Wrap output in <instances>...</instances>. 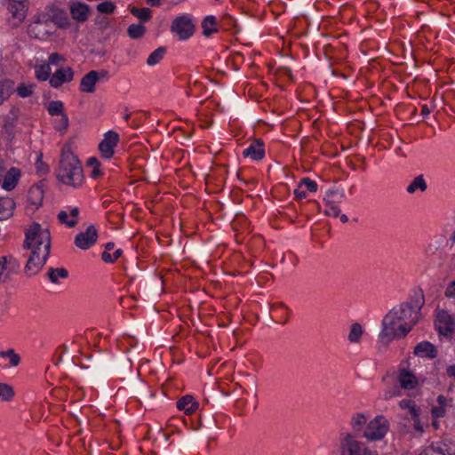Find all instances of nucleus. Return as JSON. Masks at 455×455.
Listing matches in <instances>:
<instances>
[{"label":"nucleus","mask_w":455,"mask_h":455,"mask_svg":"<svg viewBox=\"0 0 455 455\" xmlns=\"http://www.w3.org/2000/svg\"><path fill=\"white\" fill-rule=\"evenodd\" d=\"M414 355L419 357L434 359L437 356V349L434 344L429 341H421L414 347Z\"/></svg>","instance_id":"f3484780"},{"label":"nucleus","mask_w":455,"mask_h":455,"mask_svg":"<svg viewBox=\"0 0 455 455\" xmlns=\"http://www.w3.org/2000/svg\"><path fill=\"white\" fill-rule=\"evenodd\" d=\"M179 319H180V321H181L185 323H188V320H190L188 317V315H183V316L181 315H179Z\"/></svg>","instance_id":"69168bd1"},{"label":"nucleus","mask_w":455,"mask_h":455,"mask_svg":"<svg viewBox=\"0 0 455 455\" xmlns=\"http://www.w3.org/2000/svg\"><path fill=\"white\" fill-rule=\"evenodd\" d=\"M398 380L400 383V387L404 389H412L417 384L415 376L405 369L400 371Z\"/></svg>","instance_id":"393cba45"},{"label":"nucleus","mask_w":455,"mask_h":455,"mask_svg":"<svg viewBox=\"0 0 455 455\" xmlns=\"http://www.w3.org/2000/svg\"><path fill=\"white\" fill-rule=\"evenodd\" d=\"M15 203L11 197L0 198V220H4L10 218L14 211Z\"/></svg>","instance_id":"5701e85b"},{"label":"nucleus","mask_w":455,"mask_h":455,"mask_svg":"<svg viewBox=\"0 0 455 455\" xmlns=\"http://www.w3.org/2000/svg\"><path fill=\"white\" fill-rule=\"evenodd\" d=\"M412 325L403 323V318L398 315H385L382 320V330L379 333V341L387 345L395 338L401 339L407 335Z\"/></svg>","instance_id":"7ed1b4c3"},{"label":"nucleus","mask_w":455,"mask_h":455,"mask_svg":"<svg viewBox=\"0 0 455 455\" xmlns=\"http://www.w3.org/2000/svg\"><path fill=\"white\" fill-rule=\"evenodd\" d=\"M13 91V83L11 80L0 82V105H2Z\"/></svg>","instance_id":"2f4dec72"},{"label":"nucleus","mask_w":455,"mask_h":455,"mask_svg":"<svg viewBox=\"0 0 455 455\" xmlns=\"http://www.w3.org/2000/svg\"><path fill=\"white\" fill-rule=\"evenodd\" d=\"M36 172L39 175H44L48 172V166L42 161L41 158H38L36 163Z\"/></svg>","instance_id":"49530a36"},{"label":"nucleus","mask_w":455,"mask_h":455,"mask_svg":"<svg viewBox=\"0 0 455 455\" xmlns=\"http://www.w3.org/2000/svg\"><path fill=\"white\" fill-rule=\"evenodd\" d=\"M131 12L142 22H146L151 18V10L148 8L140 9L138 7H132Z\"/></svg>","instance_id":"e433bc0d"},{"label":"nucleus","mask_w":455,"mask_h":455,"mask_svg":"<svg viewBox=\"0 0 455 455\" xmlns=\"http://www.w3.org/2000/svg\"><path fill=\"white\" fill-rule=\"evenodd\" d=\"M36 84L33 83H21L15 89L20 98H28L35 92Z\"/></svg>","instance_id":"473e14b6"},{"label":"nucleus","mask_w":455,"mask_h":455,"mask_svg":"<svg viewBox=\"0 0 455 455\" xmlns=\"http://www.w3.org/2000/svg\"><path fill=\"white\" fill-rule=\"evenodd\" d=\"M108 79V72L92 70L83 76L80 83V91L87 93H92L95 91L96 84L101 79Z\"/></svg>","instance_id":"6e6552de"},{"label":"nucleus","mask_w":455,"mask_h":455,"mask_svg":"<svg viewBox=\"0 0 455 455\" xmlns=\"http://www.w3.org/2000/svg\"><path fill=\"white\" fill-rule=\"evenodd\" d=\"M23 248L30 251L24 271L28 276L36 275L44 266L50 254V231L38 223H32L25 230Z\"/></svg>","instance_id":"f257e3e1"},{"label":"nucleus","mask_w":455,"mask_h":455,"mask_svg":"<svg viewBox=\"0 0 455 455\" xmlns=\"http://www.w3.org/2000/svg\"><path fill=\"white\" fill-rule=\"evenodd\" d=\"M78 215V207L67 206L59 212L58 220L61 224H65L68 228H73L77 223Z\"/></svg>","instance_id":"2eb2a0df"},{"label":"nucleus","mask_w":455,"mask_h":455,"mask_svg":"<svg viewBox=\"0 0 455 455\" xmlns=\"http://www.w3.org/2000/svg\"><path fill=\"white\" fill-rule=\"evenodd\" d=\"M366 422L367 419L363 413L354 414L350 419L351 432L349 433L354 435L355 438H356V436H363Z\"/></svg>","instance_id":"a211bd4d"},{"label":"nucleus","mask_w":455,"mask_h":455,"mask_svg":"<svg viewBox=\"0 0 455 455\" xmlns=\"http://www.w3.org/2000/svg\"><path fill=\"white\" fill-rule=\"evenodd\" d=\"M115 244L112 242H108L105 245V251H109L114 248Z\"/></svg>","instance_id":"338daca9"},{"label":"nucleus","mask_w":455,"mask_h":455,"mask_svg":"<svg viewBox=\"0 0 455 455\" xmlns=\"http://www.w3.org/2000/svg\"><path fill=\"white\" fill-rule=\"evenodd\" d=\"M345 192L339 189H330L326 191L323 201L325 205H338L345 199Z\"/></svg>","instance_id":"b1692460"},{"label":"nucleus","mask_w":455,"mask_h":455,"mask_svg":"<svg viewBox=\"0 0 455 455\" xmlns=\"http://www.w3.org/2000/svg\"><path fill=\"white\" fill-rule=\"evenodd\" d=\"M419 408L414 404L411 409H409V412L413 419L419 418Z\"/></svg>","instance_id":"6e6d98bb"},{"label":"nucleus","mask_w":455,"mask_h":455,"mask_svg":"<svg viewBox=\"0 0 455 455\" xmlns=\"http://www.w3.org/2000/svg\"><path fill=\"white\" fill-rule=\"evenodd\" d=\"M323 212L327 216L337 218L339 216L340 209L338 205H325Z\"/></svg>","instance_id":"a18cd8bd"},{"label":"nucleus","mask_w":455,"mask_h":455,"mask_svg":"<svg viewBox=\"0 0 455 455\" xmlns=\"http://www.w3.org/2000/svg\"><path fill=\"white\" fill-rule=\"evenodd\" d=\"M285 308V305L282 304V303H275V304H272L270 305L269 307V310L270 311H273V310H281V309H284Z\"/></svg>","instance_id":"bf43d9fd"},{"label":"nucleus","mask_w":455,"mask_h":455,"mask_svg":"<svg viewBox=\"0 0 455 455\" xmlns=\"http://www.w3.org/2000/svg\"><path fill=\"white\" fill-rule=\"evenodd\" d=\"M435 328L440 336H448L455 331V317L452 315H436Z\"/></svg>","instance_id":"f8f14e48"},{"label":"nucleus","mask_w":455,"mask_h":455,"mask_svg":"<svg viewBox=\"0 0 455 455\" xmlns=\"http://www.w3.org/2000/svg\"><path fill=\"white\" fill-rule=\"evenodd\" d=\"M389 428L388 420L381 415L376 416L365 427L363 436L369 441L381 440Z\"/></svg>","instance_id":"39448f33"},{"label":"nucleus","mask_w":455,"mask_h":455,"mask_svg":"<svg viewBox=\"0 0 455 455\" xmlns=\"http://www.w3.org/2000/svg\"><path fill=\"white\" fill-rule=\"evenodd\" d=\"M90 6L83 2H75L70 5V14L77 22H85L90 16Z\"/></svg>","instance_id":"dca6fc26"},{"label":"nucleus","mask_w":455,"mask_h":455,"mask_svg":"<svg viewBox=\"0 0 455 455\" xmlns=\"http://www.w3.org/2000/svg\"><path fill=\"white\" fill-rule=\"evenodd\" d=\"M432 414L435 418H442L445 414V408L443 406L433 407Z\"/></svg>","instance_id":"3c124183"},{"label":"nucleus","mask_w":455,"mask_h":455,"mask_svg":"<svg viewBox=\"0 0 455 455\" xmlns=\"http://www.w3.org/2000/svg\"><path fill=\"white\" fill-rule=\"evenodd\" d=\"M414 402L410 399H403L399 402V406L405 410V409H411L414 405Z\"/></svg>","instance_id":"603ef678"},{"label":"nucleus","mask_w":455,"mask_h":455,"mask_svg":"<svg viewBox=\"0 0 455 455\" xmlns=\"http://www.w3.org/2000/svg\"><path fill=\"white\" fill-rule=\"evenodd\" d=\"M87 164L92 167V177L97 178L101 174L100 164L96 157H90L87 161Z\"/></svg>","instance_id":"37998d69"},{"label":"nucleus","mask_w":455,"mask_h":455,"mask_svg":"<svg viewBox=\"0 0 455 455\" xmlns=\"http://www.w3.org/2000/svg\"><path fill=\"white\" fill-rule=\"evenodd\" d=\"M20 175V169L16 167H12L7 172L4 171L1 188L5 191L13 190L18 184Z\"/></svg>","instance_id":"4468645a"},{"label":"nucleus","mask_w":455,"mask_h":455,"mask_svg":"<svg viewBox=\"0 0 455 455\" xmlns=\"http://www.w3.org/2000/svg\"><path fill=\"white\" fill-rule=\"evenodd\" d=\"M424 305V293L421 290H417L406 301L398 305V313H419Z\"/></svg>","instance_id":"0eeeda50"},{"label":"nucleus","mask_w":455,"mask_h":455,"mask_svg":"<svg viewBox=\"0 0 455 455\" xmlns=\"http://www.w3.org/2000/svg\"><path fill=\"white\" fill-rule=\"evenodd\" d=\"M13 264L16 265V259L12 256H3L0 258V282H6L10 275L6 272L7 265Z\"/></svg>","instance_id":"bb28decb"},{"label":"nucleus","mask_w":455,"mask_h":455,"mask_svg":"<svg viewBox=\"0 0 455 455\" xmlns=\"http://www.w3.org/2000/svg\"><path fill=\"white\" fill-rule=\"evenodd\" d=\"M194 24L188 15L177 17L172 23L171 30L177 35L180 40L189 38L194 33Z\"/></svg>","instance_id":"423d86ee"},{"label":"nucleus","mask_w":455,"mask_h":455,"mask_svg":"<svg viewBox=\"0 0 455 455\" xmlns=\"http://www.w3.org/2000/svg\"><path fill=\"white\" fill-rule=\"evenodd\" d=\"M413 420H414L413 427H414L415 431L419 434H422L424 432V427H423L422 423L420 422L419 418L415 419Z\"/></svg>","instance_id":"864d4df0"},{"label":"nucleus","mask_w":455,"mask_h":455,"mask_svg":"<svg viewBox=\"0 0 455 455\" xmlns=\"http://www.w3.org/2000/svg\"><path fill=\"white\" fill-rule=\"evenodd\" d=\"M445 295L448 298H454L455 299V280L451 282L446 289H445Z\"/></svg>","instance_id":"8fccbe9b"},{"label":"nucleus","mask_w":455,"mask_h":455,"mask_svg":"<svg viewBox=\"0 0 455 455\" xmlns=\"http://www.w3.org/2000/svg\"><path fill=\"white\" fill-rule=\"evenodd\" d=\"M427 188V185L423 175H419L408 185L406 191L409 194H414L418 190L424 192Z\"/></svg>","instance_id":"a878e982"},{"label":"nucleus","mask_w":455,"mask_h":455,"mask_svg":"<svg viewBox=\"0 0 455 455\" xmlns=\"http://www.w3.org/2000/svg\"><path fill=\"white\" fill-rule=\"evenodd\" d=\"M396 395H400V389L397 386H395L392 389L385 391L383 398L388 400Z\"/></svg>","instance_id":"09e8293b"},{"label":"nucleus","mask_w":455,"mask_h":455,"mask_svg":"<svg viewBox=\"0 0 455 455\" xmlns=\"http://www.w3.org/2000/svg\"><path fill=\"white\" fill-rule=\"evenodd\" d=\"M48 22L49 20L44 18L37 17L35 19L28 28V36L35 39L45 40L51 35V32L47 29Z\"/></svg>","instance_id":"9d476101"},{"label":"nucleus","mask_w":455,"mask_h":455,"mask_svg":"<svg viewBox=\"0 0 455 455\" xmlns=\"http://www.w3.org/2000/svg\"><path fill=\"white\" fill-rule=\"evenodd\" d=\"M243 156L255 161L262 159L265 156L262 141L257 140L252 142L248 148L243 149Z\"/></svg>","instance_id":"aec40b11"},{"label":"nucleus","mask_w":455,"mask_h":455,"mask_svg":"<svg viewBox=\"0 0 455 455\" xmlns=\"http://www.w3.org/2000/svg\"><path fill=\"white\" fill-rule=\"evenodd\" d=\"M119 140V136L113 131L105 133L103 140L99 145L101 156L106 159H110L114 155V149Z\"/></svg>","instance_id":"9b49d317"},{"label":"nucleus","mask_w":455,"mask_h":455,"mask_svg":"<svg viewBox=\"0 0 455 455\" xmlns=\"http://www.w3.org/2000/svg\"><path fill=\"white\" fill-rule=\"evenodd\" d=\"M44 198V191L39 187H31L28 190V201L38 207L42 204Z\"/></svg>","instance_id":"c756f323"},{"label":"nucleus","mask_w":455,"mask_h":455,"mask_svg":"<svg viewBox=\"0 0 455 455\" xmlns=\"http://www.w3.org/2000/svg\"><path fill=\"white\" fill-rule=\"evenodd\" d=\"M363 328L359 323H354L350 326L347 339L351 343H359L363 335Z\"/></svg>","instance_id":"cd10ccee"},{"label":"nucleus","mask_w":455,"mask_h":455,"mask_svg":"<svg viewBox=\"0 0 455 455\" xmlns=\"http://www.w3.org/2000/svg\"><path fill=\"white\" fill-rule=\"evenodd\" d=\"M63 60H64V59L61 55H60L57 52H53V53L50 54L49 58H48L47 64H49V66L50 65H58Z\"/></svg>","instance_id":"de8ad7c7"},{"label":"nucleus","mask_w":455,"mask_h":455,"mask_svg":"<svg viewBox=\"0 0 455 455\" xmlns=\"http://www.w3.org/2000/svg\"><path fill=\"white\" fill-rule=\"evenodd\" d=\"M98 232L93 225L87 228L84 232L77 234L75 237V244L81 250L91 248L97 241Z\"/></svg>","instance_id":"1a4fd4ad"},{"label":"nucleus","mask_w":455,"mask_h":455,"mask_svg":"<svg viewBox=\"0 0 455 455\" xmlns=\"http://www.w3.org/2000/svg\"><path fill=\"white\" fill-rule=\"evenodd\" d=\"M239 316H240L241 319L238 320L236 322V323H241L242 321H246V322L250 323L251 324H254V322H252L250 319H248L247 317H245L244 315H240Z\"/></svg>","instance_id":"e2e57ef3"},{"label":"nucleus","mask_w":455,"mask_h":455,"mask_svg":"<svg viewBox=\"0 0 455 455\" xmlns=\"http://www.w3.org/2000/svg\"><path fill=\"white\" fill-rule=\"evenodd\" d=\"M430 113L428 108L427 106H423L422 107V109H421V114L426 116V115H428Z\"/></svg>","instance_id":"774afa93"},{"label":"nucleus","mask_w":455,"mask_h":455,"mask_svg":"<svg viewBox=\"0 0 455 455\" xmlns=\"http://www.w3.org/2000/svg\"><path fill=\"white\" fill-rule=\"evenodd\" d=\"M47 110L51 116H60L64 114V104L60 100H52L49 102Z\"/></svg>","instance_id":"4c0bfd02"},{"label":"nucleus","mask_w":455,"mask_h":455,"mask_svg":"<svg viewBox=\"0 0 455 455\" xmlns=\"http://www.w3.org/2000/svg\"><path fill=\"white\" fill-rule=\"evenodd\" d=\"M74 71L71 68H61L57 69L50 77V84L53 88H59L65 83L73 80Z\"/></svg>","instance_id":"ddd939ff"},{"label":"nucleus","mask_w":455,"mask_h":455,"mask_svg":"<svg viewBox=\"0 0 455 455\" xmlns=\"http://www.w3.org/2000/svg\"><path fill=\"white\" fill-rule=\"evenodd\" d=\"M68 275V272L64 267H50L47 271L49 280L53 283H58L60 279H65Z\"/></svg>","instance_id":"c85d7f7f"},{"label":"nucleus","mask_w":455,"mask_h":455,"mask_svg":"<svg viewBox=\"0 0 455 455\" xmlns=\"http://www.w3.org/2000/svg\"><path fill=\"white\" fill-rule=\"evenodd\" d=\"M299 184H300V187L304 186L307 191L315 192L317 190L316 182L308 178L302 179L300 180Z\"/></svg>","instance_id":"c03bdc74"},{"label":"nucleus","mask_w":455,"mask_h":455,"mask_svg":"<svg viewBox=\"0 0 455 455\" xmlns=\"http://www.w3.org/2000/svg\"><path fill=\"white\" fill-rule=\"evenodd\" d=\"M122 254V250L121 249H117L116 251H115V252L112 254L113 255V258H114V261L116 259H117Z\"/></svg>","instance_id":"0e129e2a"},{"label":"nucleus","mask_w":455,"mask_h":455,"mask_svg":"<svg viewBox=\"0 0 455 455\" xmlns=\"http://www.w3.org/2000/svg\"><path fill=\"white\" fill-rule=\"evenodd\" d=\"M96 9L100 13L112 14L116 11V4L114 3L110 2V1H106L105 0V1H103L101 3H100L96 6Z\"/></svg>","instance_id":"a19ab883"},{"label":"nucleus","mask_w":455,"mask_h":455,"mask_svg":"<svg viewBox=\"0 0 455 455\" xmlns=\"http://www.w3.org/2000/svg\"><path fill=\"white\" fill-rule=\"evenodd\" d=\"M216 20L217 19L213 15H209L204 18L202 22L203 34L204 36H209L217 31Z\"/></svg>","instance_id":"7c9ffc66"},{"label":"nucleus","mask_w":455,"mask_h":455,"mask_svg":"<svg viewBox=\"0 0 455 455\" xmlns=\"http://www.w3.org/2000/svg\"><path fill=\"white\" fill-rule=\"evenodd\" d=\"M51 68L49 64L44 63L41 65H36L35 67V75L36 77L40 81L50 80Z\"/></svg>","instance_id":"72a5a7b5"},{"label":"nucleus","mask_w":455,"mask_h":455,"mask_svg":"<svg viewBox=\"0 0 455 455\" xmlns=\"http://www.w3.org/2000/svg\"><path fill=\"white\" fill-rule=\"evenodd\" d=\"M68 117L66 114H62L60 116V118L56 119L54 122V127L57 131L61 132H65L68 127Z\"/></svg>","instance_id":"79ce46f5"},{"label":"nucleus","mask_w":455,"mask_h":455,"mask_svg":"<svg viewBox=\"0 0 455 455\" xmlns=\"http://www.w3.org/2000/svg\"><path fill=\"white\" fill-rule=\"evenodd\" d=\"M0 357H8L10 359V364L13 367L18 366L20 363V355L17 353H15V351L12 348H10L6 351H0Z\"/></svg>","instance_id":"ea45409f"},{"label":"nucleus","mask_w":455,"mask_h":455,"mask_svg":"<svg viewBox=\"0 0 455 455\" xmlns=\"http://www.w3.org/2000/svg\"><path fill=\"white\" fill-rule=\"evenodd\" d=\"M437 402L439 403V406H443V408H446V407L450 406L449 403H451V400H447L446 397H444L443 395H438Z\"/></svg>","instance_id":"4d7b16f0"},{"label":"nucleus","mask_w":455,"mask_h":455,"mask_svg":"<svg viewBox=\"0 0 455 455\" xmlns=\"http://www.w3.org/2000/svg\"><path fill=\"white\" fill-rule=\"evenodd\" d=\"M50 20L59 28L67 29L71 26V22L67 12L61 9H53Z\"/></svg>","instance_id":"412c9836"},{"label":"nucleus","mask_w":455,"mask_h":455,"mask_svg":"<svg viewBox=\"0 0 455 455\" xmlns=\"http://www.w3.org/2000/svg\"><path fill=\"white\" fill-rule=\"evenodd\" d=\"M294 195H295L296 198L301 200L307 196V192L304 190H301L300 184H299L298 188H296L294 190Z\"/></svg>","instance_id":"5fc2aeb1"},{"label":"nucleus","mask_w":455,"mask_h":455,"mask_svg":"<svg viewBox=\"0 0 455 455\" xmlns=\"http://www.w3.org/2000/svg\"><path fill=\"white\" fill-rule=\"evenodd\" d=\"M199 404L195 401L194 397L190 395L182 396L177 402V408L180 411H184L186 414L189 415L196 411Z\"/></svg>","instance_id":"4be33fe9"},{"label":"nucleus","mask_w":455,"mask_h":455,"mask_svg":"<svg viewBox=\"0 0 455 455\" xmlns=\"http://www.w3.org/2000/svg\"><path fill=\"white\" fill-rule=\"evenodd\" d=\"M447 374H448L450 377H452V378L455 379V364H453V365H450V366L447 368Z\"/></svg>","instance_id":"052dcab7"},{"label":"nucleus","mask_w":455,"mask_h":455,"mask_svg":"<svg viewBox=\"0 0 455 455\" xmlns=\"http://www.w3.org/2000/svg\"><path fill=\"white\" fill-rule=\"evenodd\" d=\"M145 33L146 28L141 24H132L127 28V34L132 39L141 38Z\"/></svg>","instance_id":"c9c22d12"},{"label":"nucleus","mask_w":455,"mask_h":455,"mask_svg":"<svg viewBox=\"0 0 455 455\" xmlns=\"http://www.w3.org/2000/svg\"><path fill=\"white\" fill-rule=\"evenodd\" d=\"M147 3L151 6H159L161 4V0H147Z\"/></svg>","instance_id":"680f3d73"},{"label":"nucleus","mask_w":455,"mask_h":455,"mask_svg":"<svg viewBox=\"0 0 455 455\" xmlns=\"http://www.w3.org/2000/svg\"><path fill=\"white\" fill-rule=\"evenodd\" d=\"M7 9L12 14V17L16 20L15 25L21 23L26 18L27 4L26 1L12 3L7 4Z\"/></svg>","instance_id":"6ab92c4d"},{"label":"nucleus","mask_w":455,"mask_h":455,"mask_svg":"<svg viewBox=\"0 0 455 455\" xmlns=\"http://www.w3.org/2000/svg\"><path fill=\"white\" fill-rule=\"evenodd\" d=\"M56 177L61 183L74 188L83 183L84 173L81 163L71 151L62 150Z\"/></svg>","instance_id":"f03ea898"},{"label":"nucleus","mask_w":455,"mask_h":455,"mask_svg":"<svg viewBox=\"0 0 455 455\" xmlns=\"http://www.w3.org/2000/svg\"><path fill=\"white\" fill-rule=\"evenodd\" d=\"M102 260L105 261V262H108V263H112L114 262V258H113V255L110 254L108 251H105L103 253H102Z\"/></svg>","instance_id":"13d9d810"},{"label":"nucleus","mask_w":455,"mask_h":455,"mask_svg":"<svg viewBox=\"0 0 455 455\" xmlns=\"http://www.w3.org/2000/svg\"><path fill=\"white\" fill-rule=\"evenodd\" d=\"M166 52V49L164 47H158L154 52H152L148 60L147 64L148 66H155L160 62V60L164 58Z\"/></svg>","instance_id":"f704fd0d"},{"label":"nucleus","mask_w":455,"mask_h":455,"mask_svg":"<svg viewBox=\"0 0 455 455\" xmlns=\"http://www.w3.org/2000/svg\"><path fill=\"white\" fill-rule=\"evenodd\" d=\"M13 396V387L6 383H0V399L3 401H11Z\"/></svg>","instance_id":"58836bf2"},{"label":"nucleus","mask_w":455,"mask_h":455,"mask_svg":"<svg viewBox=\"0 0 455 455\" xmlns=\"http://www.w3.org/2000/svg\"><path fill=\"white\" fill-rule=\"evenodd\" d=\"M339 451L340 455H378L369 449L364 443L358 441L348 432H342L339 437Z\"/></svg>","instance_id":"20e7f679"}]
</instances>
